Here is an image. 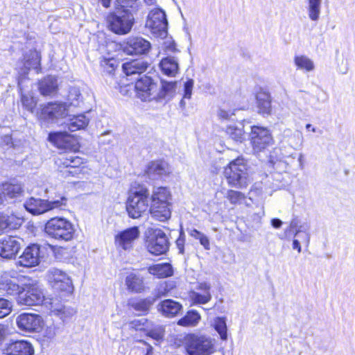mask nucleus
<instances>
[{"instance_id": "obj_38", "label": "nucleus", "mask_w": 355, "mask_h": 355, "mask_svg": "<svg viewBox=\"0 0 355 355\" xmlns=\"http://www.w3.org/2000/svg\"><path fill=\"white\" fill-rule=\"evenodd\" d=\"M116 1L121 11L132 13L133 16L138 12L141 6L139 0H116Z\"/></svg>"}, {"instance_id": "obj_43", "label": "nucleus", "mask_w": 355, "mask_h": 355, "mask_svg": "<svg viewBox=\"0 0 355 355\" xmlns=\"http://www.w3.org/2000/svg\"><path fill=\"white\" fill-rule=\"evenodd\" d=\"M294 63L298 69L305 71H311L315 69V64L306 55H297L294 58Z\"/></svg>"}, {"instance_id": "obj_14", "label": "nucleus", "mask_w": 355, "mask_h": 355, "mask_svg": "<svg viewBox=\"0 0 355 355\" xmlns=\"http://www.w3.org/2000/svg\"><path fill=\"white\" fill-rule=\"evenodd\" d=\"M19 329L27 333L39 332L43 324L42 318L37 314L24 313L16 318Z\"/></svg>"}, {"instance_id": "obj_51", "label": "nucleus", "mask_w": 355, "mask_h": 355, "mask_svg": "<svg viewBox=\"0 0 355 355\" xmlns=\"http://www.w3.org/2000/svg\"><path fill=\"white\" fill-rule=\"evenodd\" d=\"M12 310L11 303L3 298H0V318L8 315Z\"/></svg>"}, {"instance_id": "obj_46", "label": "nucleus", "mask_w": 355, "mask_h": 355, "mask_svg": "<svg viewBox=\"0 0 355 355\" xmlns=\"http://www.w3.org/2000/svg\"><path fill=\"white\" fill-rule=\"evenodd\" d=\"M152 347L144 341H139L138 345L135 346L130 355H152Z\"/></svg>"}, {"instance_id": "obj_50", "label": "nucleus", "mask_w": 355, "mask_h": 355, "mask_svg": "<svg viewBox=\"0 0 355 355\" xmlns=\"http://www.w3.org/2000/svg\"><path fill=\"white\" fill-rule=\"evenodd\" d=\"M309 230L310 225L308 223H303L298 226V228L296 230L295 234V236H297L300 234H304V241L306 246L309 245L311 239V234Z\"/></svg>"}, {"instance_id": "obj_2", "label": "nucleus", "mask_w": 355, "mask_h": 355, "mask_svg": "<svg viewBox=\"0 0 355 355\" xmlns=\"http://www.w3.org/2000/svg\"><path fill=\"white\" fill-rule=\"evenodd\" d=\"M223 173L231 187L242 189L248 184V168L243 158H237L231 162L225 168Z\"/></svg>"}, {"instance_id": "obj_22", "label": "nucleus", "mask_w": 355, "mask_h": 355, "mask_svg": "<svg viewBox=\"0 0 355 355\" xmlns=\"http://www.w3.org/2000/svg\"><path fill=\"white\" fill-rule=\"evenodd\" d=\"M29 83L28 78L24 77L18 78V88L21 94V102L24 109L31 113H33L37 103V100L33 96L31 92H27L26 87H28L27 83Z\"/></svg>"}, {"instance_id": "obj_49", "label": "nucleus", "mask_w": 355, "mask_h": 355, "mask_svg": "<svg viewBox=\"0 0 355 355\" xmlns=\"http://www.w3.org/2000/svg\"><path fill=\"white\" fill-rule=\"evenodd\" d=\"M118 64V61L114 58H103L101 61V67L108 73H113Z\"/></svg>"}, {"instance_id": "obj_28", "label": "nucleus", "mask_w": 355, "mask_h": 355, "mask_svg": "<svg viewBox=\"0 0 355 355\" xmlns=\"http://www.w3.org/2000/svg\"><path fill=\"white\" fill-rule=\"evenodd\" d=\"M150 63L142 59L132 60L123 64L122 69L128 76L140 75L149 67Z\"/></svg>"}, {"instance_id": "obj_31", "label": "nucleus", "mask_w": 355, "mask_h": 355, "mask_svg": "<svg viewBox=\"0 0 355 355\" xmlns=\"http://www.w3.org/2000/svg\"><path fill=\"white\" fill-rule=\"evenodd\" d=\"M259 113L263 115H269L271 113V96L265 91H260L256 96Z\"/></svg>"}, {"instance_id": "obj_6", "label": "nucleus", "mask_w": 355, "mask_h": 355, "mask_svg": "<svg viewBox=\"0 0 355 355\" xmlns=\"http://www.w3.org/2000/svg\"><path fill=\"white\" fill-rule=\"evenodd\" d=\"M110 31L118 35H125L130 32L134 24L132 13L118 10L116 13H110L107 17Z\"/></svg>"}, {"instance_id": "obj_44", "label": "nucleus", "mask_w": 355, "mask_h": 355, "mask_svg": "<svg viewBox=\"0 0 355 355\" xmlns=\"http://www.w3.org/2000/svg\"><path fill=\"white\" fill-rule=\"evenodd\" d=\"M322 0H309V17L313 21H317L320 14Z\"/></svg>"}, {"instance_id": "obj_3", "label": "nucleus", "mask_w": 355, "mask_h": 355, "mask_svg": "<svg viewBox=\"0 0 355 355\" xmlns=\"http://www.w3.org/2000/svg\"><path fill=\"white\" fill-rule=\"evenodd\" d=\"M149 196V191L145 187L130 194L126 203V210L130 217L139 218L150 208Z\"/></svg>"}, {"instance_id": "obj_35", "label": "nucleus", "mask_w": 355, "mask_h": 355, "mask_svg": "<svg viewBox=\"0 0 355 355\" xmlns=\"http://www.w3.org/2000/svg\"><path fill=\"white\" fill-rule=\"evenodd\" d=\"M149 272L158 278H166L173 275V270L170 263H161L150 267Z\"/></svg>"}, {"instance_id": "obj_11", "label": "nucleus", "mask_w": 355, "mask_h": 355, "mask_svg": "<svg viewBox=\"0 0 355 355\" xmlns=\"http://www.w3.org/2000/svg\"><path fill=\"white\" fill-rule=\"evenodd\" d=\"M186 349L189 355H210L214 352L211 339L202 335H189Z\"/></svg>"}, {"instance_id": "obj_8", "label": "nucleus", "mask_w": 355, "mask_h": 355, "mask_svg": "<svg viewBox=\"0 0 355 355\" xmlns=\"http://www.w3.org/2000/svg\"><path fill=\"white\" fill-rule=\"evenodd\" d=\"M146 26L157 37H165L167 35L168 21L165 12L159 8L150 11Z\"/></svg>"}, {"instance_id": "obj_18", "label": "nucleus", "mask_w": 355, "mask_h": 355, "mask_svg": "<svg viewBox=\"0 0 355 355\" xmlns=\"http://www.w3.org/2000/svg\"><path fill=\"white\" fill-rule=\"evenodd\" d=\"M34 353L32 343L25 340H10L3 349L6 355H33Z\"/></svg>"}, {"instance_id": "obj_24", "label": "nucleus", "mask_w": 355, "mask_h": 355, "mask_svg": "<svg viewBox=\"0 0 355 355\" xmlns=\"http://www.w3.org/2000/svg\"><path fill=\"white\" fill-rule=\"evenodd\" d=\"M40 59L41 56L40 53L35 49H31L26 52L23 59L24 67L21 69L18 78L24 77L27 78L26 75L31 69H35L37 73H39L41 70Z\"/></svg>"}, {"instance_id": "obj_41", "label": "nucleus", "mask_w": 355, "mask_h": 355, "mask_svg": "<svg viewBox=\"0 0 355 355\" xmlns=\"http://www.w3.org/2000/svg\"><path fill=\"white\" fill-rule=\"evenodd\" d=\"M67 101V104L69 109L71 107H77L80 106L83 103V96L79 88L73 87L69 89Z\"/></svg>"}, {"instance_id": "obj_48", "label": "nucleus", "mask_w": 355, "mask_h": 355, "mask_svg": "<svg viewBox=\"0 0 355 355\" xmlns=\"http://www.w3.org/2000/svg\"><path fill=\"white\" fill-rule=\"evenodd\" d=\"M225 197L232 205L241 204L245 198L243 193L231 189L227 191Z\"/></svg>"}, {"instance_id": "obj_5", "label": "nucleus", "mask_w": 355, "mask_h": 355, "mask_svg": "<svg viewBox=\"0 0 355 355\" xmlns=\"http://www.w3.org/2000/svg\"><path fill=\"white\" fill-rule=\"evenodd\" d=\"M67 198H60V200H49L40 198H31L24 202L25 209L33 215H40L53 209H64L67 206Z\"/></svg>"}, {"instance_id": "obj_47", "label": "nucleus", "mask_w": 355, "mask_h": 355, "mask_svg": "<svg viewBox=\"0 0 355 355\" xmlns=\"http://www.w3.org/2000/svg\"><path fill=\"white\" fill-rule=\"evenodd\" d=\"M51 312L57 315L60 313L61 309H63L64 305L62 304L58 299L46 297L43 304Z\"/></svg>"}, {"instance_id": "obj_53", "label": "nucleus", "mask_w": 355, "mask_h": 355, "mask_svg": "<svg viewBox=\"0 0 355 355\" xmlns=\"http://www.w3.org/2000/svg\"><path fill=\"white\" fill-rule=\"evenodd\" d=\"M75 313L76 311L73 309L64 306L63 309H61L60 313H58L57 316L60 317L63 321H65L71 318Z\"/></svg>"}, {"instance_id": "obj_42", "label": "nucleus", "mask_w": 355, "mask_h": 355, "mask_svg": "<svg viewBox=\"0 0 355 355\" xmlns=\"http://www.w3.org/2000/svg\"><path fill=\"white\" fill-rule=\"evenodd\" d=\"M201 318L200 315L197 311H189L184 317L178 321V324L181 326H196Z\"/></svg>"}, {"instance_id": "obj_34", "label": "nucleus", "mask_w": 355, "mask_h": 355, "mask_svg": "<svg viewBox=\"0 0 355 355\" xmlns=\"http://www.w3.org/2000/svg\"><path fill=\"white\" fill-rule=\"evenodd\" d=\"M89 122V119L85 114H79L70 119L67 125L69 131L75 132L85 129L88 125Z\"/></svg>"}, {"instance_id": "obj_59", "label": "nucleus", "mask_w": 355, "mask_h": 355, "mask_svg": "<svg viewBox=\"0 0 355 355\" xmlns=\"http://www.w3.org/2000/svg\"><path fill=\"white\" fill-rule=\"evenodd\" d=\"M110 134V131H106L101 134V135L99 137V141L101 144L103 145L109 144L111 141V139H106V136Z\"/></svg>"}, {"instance_id": "obj_1", "label": "nucleus", "mask_w": 355, "mask_h": 355, "mask_svg": "<svg viewBox=\"0 0 355 355\" xmlns=\"http://www.w3.org/2000/svg\"><path fill=\"white\" fill-rule=\"evenodd\" d=\"M171 194L166 187L154 188L150 197L149 211L155 220L165 222L171 218L172 212Z\"/></svg>"}, {"instance_id": "obj_29", "label": "nucleus", "mask_w": 355, "mask_h": 355, "mask_svg": "<svg viewBox=\"0 0 355 355\" xmlns=\"http://www.w3.org/2000/svg\"><path fill=\"white\" fill-rule=\"evenodd\" d=\"M127 289L134 293H141L145 291L144 277L138 273L130 272L125 279Z\"/></svg>"}, {"instance_id": "obj_9", "label": "nucleus", "mask_w": 355, "mask_h": 355, "mask_svg": "<svg viewBox=\"0 0 355 355\" xmlns=\"http://www.w3.org/2000/svg\"><path fill=\"white\" fill-rule=\"evenodd\" d=\"M46 277L54 290L67 293L73 292L72 280L65 271L57 268H51L47 271Z\"/></svg>"}, {"instance_id": "obj_56", "label": "nucleus", "mask_w": 355, "mask_h": 355, "mask_svg": "<svg viewBox=\"0 0 355 355\" xmlns=\"http://www.w3.org/2000/svg\"><path fill=\"white\" fill-rule=\"evenodd\" d=\"M63 139L62 132H51L49 135V140L55 144H58L59 142Z\"/></svg>"}, {"instance_id": "obj_12", "label": "nucleus", "mask_w": 355, "mask_h": 355, "mask_svg": "<svg viewBox=\"0 0 355 355\" xmlns=\"http://www.w3.org/2000/svg\"><path fill=\"white\" fill-rule=\"evenodd\" d=\"M148 252L154 255L165 254L169 248V241L163 230L160 229L153 230L147 240Z\"/></svg>"}, {"instance_id": "obj_52", "label": "nucleus", "mask_w": 355, "mask_h": 355, "mask_svg": "<svg viewBox=\"0 0 355 355\" xmlns=\"http://www.w3.org/2000/svg\"><path fill=\"white\" fill-rule=\"evenodd\" d=\"M164 332V329L162 327L159 326L149 330L147 333V335L151 337L152 338L155 339V340L159 341V340L163 338Z\"/></svg>"}, {"instance_id": "obj_25", "label": "nucleus", "mask_w": 355, "mask_h": 355, "mask_svg": "<svg viewBox=\"0 0 355 355\" xmlns=\"http://www.w3.org/2000/svg\"><path fill=\"white\" fill-rule=\"evenodd\" d=\"M40 259V246L37 244H33L25 249L23 254L19 257L18 263L20 266L28 268L38 265Z\"/></svg>"}, {"instance_id": "obj_62", "label": "nucleus", "mask_w": 355, "mask_h": 355, "mask_svg": "<svg viewBox=\"0 0 355 355\" xmlns=\"http://www.w3.org/2000/svg\"><path fill=\"white\" fill-rule=\"evenodd\" d=\"M6 336V329L4 325L0 324V345L3 342Z\"/></svg>"}, {"instance_id": "obj_36", "label": "nucleus", "mask_w": 355, "mask_h": 355, "mask_svg": "<svg viewBox=\"0 0 355 355\" xmlns=\"http://www.w3.org/2000/svg\"><path fill=\"white\" fill-rule=\"evenodd\" d=\"M244 125L242 123L230 125L227 127L226 132L236 142H243L245 140Z\"/></svg>"}, {"instance_id": "obj_33", "label": "nucleus", "mask_w": 355, "mask_h": 355, "mask_svg": "<svg viewBox=\"0 0 355 355\" xmlns=\"http://www.w3.org/2000/svg\"><path fill=\"white\" fill-rule=\"evenodd\" d=\"M21 288L16 282L15 279L10 278H3L0 280V292L12 295L17 294L21 292Z\"/></svg>"}, {"instance_id": "obj_37", "label": "nucleus", "mask_w": 355, "mask_h": 355, "mask_svg": "<svg viewBox=\"0 0 355 355\" xmlns=\"http://www.w3.org/2000/svg\"><path fill=\"white\" fill-rule=\"evenodd\" d=\"M176 87V82H168L162 80L161 86H158V90L156 92L155 100H159L166 98L168 96H171Z\"/></svg>"}, {"instance_id": "obj_60", "label": "nucleus", "mask_w": 355, "mask_h": 355, "mask_svg": "<svg viewBox=\"0 0 355 355\" xmlns=\"http://www.w3.org/2000/svg\"><path fill=\"white\" fill-rule=\"evenodd\" d=\"M165 48L166 50L171 52H175L177 51L175 42L171 40L165 42Z\"/></svg>"}, {"instance_id": "obj_10", "label": "nucleus", "mask_w": 355, "mask_h": 355, "mask_svg": "<svg viewBox=\"0 0 355 355\" xmlns=\"http://www.w3.org/2000/svg\"><path fill=\"white\" fill-rule=\"evenodd\" d=\"M69 109L67 103H49L40 105V111L37 112L39 119L47 122H54L67 116Z\"/></svg>"}, {"instance_id": "obj_39", "label": "nucleus", "mask_w": 355, "mask_h": 355, "mask_svg": "<svg viewBox=\"0 0 355 355\" xmlns=\"http://www.w3.org/2000/svg\"><path fill=\"white\" fill-rule=\"evenodd\" d=\"M21 225L20 219L13 215H6L0 213V232L4 230L17 229Z\"/></svg>"}, {"instance_id": "obj_27", "label": "nucleus", "mask_w": 355, "mask_h": 355, "mask_svg": "<svg viewBox=\"0 0 355 355\" xmlns=\"http://www.w3.org/2000/svg\"><path fill=\"white\" fill-rule=\"evenodd\" d=\"M182 304L171 299L161 301L157 305V311L166 318H173L182 312Z\"/></svg>"}, {"instance_id": "obj_45", "label": "nucleus", "mask_w": 355, "mask_h": 355, "mask_svg": "<svg viewBox=\"0 0 355 355\" xmlns=\"http://www.w3.org/2000/svg\"><path fill=\"white\" fill-rule=\"evenodd\" d=\"M214 327L215 330L218 333L222 340H226L227 338V328L226 324V319L223 317H217L214 320Z\"/></svg>"}, {"instance_id": "obj_30", "label": "nucleus", "mask_w": 355, "mask_h": 355, "mask_svg": "<svg viewBox=\"0 0 355 355\" xmlns=\"http://www.w3.org/2000/svg\"><path fill=\"white\" fill-rule=\"evenodd\" d=\"M159 65L162 73L168 76L174 77L179 71L178 60L175 56L168 55L163 58Z\"/></svg>"}, {"instance_id": "obj_15", "label": "nucleus", "mask_w": 355, "mask_h": 355, "mask_svg": "<svg viewBox=\"0 0 355 355\" xmlns=\"http://www.w3.org/2000/svg\"><path fill=\"white\" fill-rule=\"evenodd\" d=\"M135 89L138 97L142 101H151L155 100L158 85L150 77L144 75L137 80Z\"/></svg>"}, {"instance_id": "obj_21", "label": "nucleus", "mask_w": 355, "mask_h": 355, "mask_svg": "<svg viewBox=\"0 0 355 355\" xmlns=\"http://www.w3.org/2000/svg\"><path fill=\"white\" fill-rule=\"evenodd\" d=\"M211 284L203 282H199L195 291L189 293L192 304H205L211 301Z\"/></svg>"}, {"instance_id": "obj_64", "label": "nucleus", "mask_w": 355, "mask_h": 355, "mask_svg": "<svg viewBox=\"0 0 355 355\" xmlns=\"http://www.w3.org/2000/svg\"><path fill=\"white\" fill-rule=\"evenodd\" d=\"M293 248L297 250L299 253L301 252L302 248L298 239H294L293 241Z\"/></svg>"}, {"instance_id": "obj_17", "label": "nucleus", "mask_w": 355, "mask_h": 355, "mask_svg": "<svg viewBox=\"0 0 355 355\" xmlns=\"http://www.w3.org/2000/svg\"><path fill=\"white\" fill-rule=\"evenodd\" d=\"M162 287V286H160L155 297L149 296L146 298L131 299L128 302V306L137 311L139 315H144L148 314L152 306L154 304L156 298L160 297L166 294L165 287L163 291L161 290Z\"/></svg>"}, {"instance_id": "obj_23", "label": "nucleus", "mask_w": 355, "mask_h": 355, "mask_svg": "<svg viewBox=\"0 0 355 355\" xmlns=\"http://www.w3.org/2000/svg\"><path fill=\"white\" fill-rule=\"evenodd\" d=\"M20 248V241L16 237L6 236L0 239V256L3 258L12 259Z\"/></svg>"}, {"instance_id": "obj_58", "label": "nucleus", "mask_w": 355, "mask_h": 355, "mask_svg": "<svg viewBox=\"0 0 355 355\" xmlns=\"http://www.w3.org/2000/svg\"><path fill=\"white\" fill-rule=\"evenodd\" d=\"M199 241L200 244L205 248V250L210 249L209 239L205 234H203L202 235H201Z\"/></svg>"}, {"instance_id": "obj_4", "label": "nucleus", "mask_w": 355, "mask_h": 355, "mask_svg": "<svg viewBox=\"0 0 355 355\" xmlns=\"http://www.w3.org/2000/svg\"><path fill=\"white\" fill-rule=\"evenodd\" d=\"M44 231L52 238L67 241L73 238L74 228L68 220L55 217L47 221Z\"/></svg>"}, {"instance_id": "obj_40", "label": "nucleus", "mask_w": 355, "mask_h": 355, "mask_svg": "<svg viewBox=\"0 0 355 355\" xmlns=\"http://www.w3.org/2000/svg\"><path fill=\"white\" fill-rule=\"evenodd\" d=\"M1 191L4 196L13 198L21 195L22 193V186L18 183L6 182L3 184Z\"/></svg>"}, {"instance_id": "obj_54", "label": "nucleus", "mask_w": 355, "mask_h": 355, "mask_svg": "<svg viewBox=\"0 0 355 355\" xmlns=\"http://www.w3.org/2000/svg\"><path fill=\"white\" fill-rule=\"evenodd\" d=\"M194 85L193 79L187 80L184 85V98L190 99L192 95V90Z\"/></svg>"}, {"instance_id": "obj_32", "label": "nucleus", "mask_w": 355, "mask_h": 355, "mask_svg": "<svg viewBox=\"0 0 355 355\" xmlns=\"http://www.w3.org/2000/svg\"><path fill=\"white\" fill-rule=\"evenodd\" d=\"M58 89L57 78L53 76H48L39 83V89L44 96L51 95L56 92Z\"/></svg>"}, {"instance_id": "obj_7", "label": "nucleus", "mask_w": 355, "mask_h": 355, "mask_svg": "<svg viewBox=\"0 0 355 355\" xmlns=\"http://www.w3.org/2000/svg\"><path fill=\"white\" fill-rule=\"evenodd\" d=\"M46 297L40 287L36 284H24L17 296V301L20 305H43Z\"/></svg>"}, {"instance_id": "obj_26", "label": "nucleus", "mask_w": 355, "mask_h": 355, "mask_svg": "<svg viewBox=\"0 0 355 355\" xmlns=\"http://www.w3.org/2000/svg\"><path fill=\"white\" fill-rule=\"evenodd\" d=\"M171 168L164 160H155L150 162L146 169V173L151 180H158L168 175Z\"/></svg>"}, {"instance_id": "obj_19", "label": "nucleus", "mask_w": 355, "mask_h": 355, "mask_svg": "<svg viewBox=\"0 0 355 355\" xmlns=\"http://www.w3.org/2000/svg\"><path fill=\"white\" fill-rule=\"evenodd\" d=\"M139 234L138 227L135 226L121 231L115 236V245L125 250H130Z\"/></svg>"}, {"instance_id": "obj_13", "label": "nucleus", "mask_w": 355, "mask_h": 355, "mask_svg": "<svg viewBox=\"0 0 355 355\" xmlns=\"http://www.w3.org/2000/svg\"><path fill=\"white\" fill-rule=\"evenodd\" d=\"M250 137L252 148L256 152L266 149L272 142L270 131L261 126H252Z\"/></svg>"}, {"instance_id": "obj_16", "label": "nucleus", "mask_w": 355, "mask_h": 355, "mask_svg": "<svg viewBox=\"0 0 355 355\" xmlns=\"http://www.w3.org/2000/svg\"><path fill=\"white\" fill-rule=\"evenodd\" d=\"M122 48L128 55H146L151 49V44L141 37H130L123 43Z\"/></svg>"}, {"instance_id": "obj_55", "label": "nucleus", "mask_w": 355, "mask_h": 355, "mask_svg": "<svg viewBox=\"0 0 355 355\" xmlns=\"http://www.w3.org/2000/svg\"><path fill=\"white\" fill-rule=\"evenodd\" d=\"M177 248L178 249L179 253L184 254V244H185V235L182 231H180L179 237L175 241Z\"/></svg>"}, {"instance_id": "obj_57", "label": "nucleus", "mask_w": 355, "mask_h": 355, "mask_svg": "<svg viewBox=\"0 0 355 355\" xmlns=\"http://www.w3.org/2000/svg\"><path fill=\"white\" fill-rule=\"evenodd\" d=\"M234 114L233 112L230 111L225 110L223 109H218L217 112V116L220 119L222 120H228L230 117Z\"/></svg>"}, {"instance_id": "obj_63", "label": "nucleus", "mask_w": 355, "mask_h": 355, "mask_svg": "<svg viewBox=\"0 0 355 355\" xmlns=\"http://www.w3.org/2000/svg\"><path fill=\"white\" fill-rule=\"evenodd\" d=\"M271 224L275 228H279L282 225V221L279 218H273L271 220Z\"/></svg>"}, {"instance_id": "obj_61", "label": "nucleus", "mask_w": 355, "mask_h": 355, "mask_svg": "<svg viewBox=\"0 0 355 355\" xmlns=\"http://www.w3.org/2000/svg\"><path fill=\"white\" fill-rule=\"evenodd\" d=\"M189 234L191 237H193V238H194L196 239L199 240L200 236H201V235H202L203 233L199 232L196 229H191V230H189Z\"/></svg>"}, {"instance_id": "obj_20", "label": "nucleus", "mask_w": 355, "mask_h": 355, "mask_svg": "<svg viewBox=\"0 0 355 355\" xmlns=\"http://www.w3.org/2000/svg\"><path fill=\"white\" fill-rule=\"evenodd\" d=\"M56 163L60 168H66V173L72 176L80 173V167L84 164L83 158L71 154L62 155Z\"/></svg>"}]
</instances>
